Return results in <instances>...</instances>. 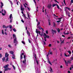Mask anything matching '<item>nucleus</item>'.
<instances>
[{
  "label": "nucleus",
  "instance_id": "nucleus-1",
  "mask_svg": "<svg viewBox=\"0 0 73 73\" xmlns=\"http://www.w3.org/2000/svg\"><path fill=\"white\" fill-rule=\"evenodd\" d=\"M36 33L37 34L39 33V34L41 36H42V33L41 34V32H40L39 31H38V29H36Z\"/></svg>",
  "mask_w": 73,
  "mask_h": 73
},
{
  "label": "nucleus",
  "instance_id": "nucleus-2",
  "mask_svg": "<svg viewBox=\"0 0 73 73\" xmlns=\"http://www.w3.org/2000/svg\"><path fill=\"white\" fill-rule=\"evenodd\" d=\"M26 55H24L23 56V58H24L25 60L23 61V64H25H25H26Z\"/></svg>",
  "mask_w": 73,
  "mask_h": 73
},
{
  "label": "nucleus",
  "instance_id": "nucleus-3",
  "mask_svg": "<svg viewBox=\"0 0 73 73\" xmlns=\"http://www.w3.org/2000/svg\"><path fill=\"white\" fill-rule=\"evenodd\" d=\"M34 54H35V59L36 61V63H37V65H38V60H37V56L36 54H35V53L34 52Z\"/></svg>",
  "mask_w": 73,
  "mask_h": 73
},
{
  "label": "nucleus",
  "instance_id": "nucleus-4",
  "mask_svg": "<svg viewBox=\"0 0 73 73\" xmlns=\"http://www.w3.org/2000/svg\"><path fill=\"white\" fill-rule=\"evenodd\" d=\"M52 35H54V33H55L56 34V33H57V32H56V31L55 30H54L53 29H52Z\"/></svg>",
  "mask_w": 73,
  "mask_h": 73
},
{
  "label": "nucleus",
  "instance_id": "nucleus-5",
  "mask_svg": "<svg viewBox=\"0 0 73 73\" xmlns=\"http://www.w3.org/2000/svg\"><path fill=\"white\" fill-rule=\"evenodd\" d=\"M11 68H7L4 69V71H7V70H11Z\"/></svg>",
  "mask_w": 73,
  "mask_h": 73
},
{
  "label": "nucleus",
  "instance_id": "nucleus-6",
  "mask_svg": "<svg viewBox=\"0 0 73 73\" xmlns=\"http://www.w3.org/2000/svg\"><path fill=\"white\" fill-rule=\"evenodd\" d=\"M21 11H24V8L23 7V5H21Z\"/></svg>",
  "mask_w": 73,
  "mask_h": 73
},
{
  "label": "nucleus",
  "instance_id": "nucleus-7",
  "mask_svg": "<svg viewBox=\"0 0 73 73\" xmlns=\"http://www.w3.org/2000/svg\"><path fill=\"white\" fill-rule=\"evenodd\" d=\"M8 56H9V54H8L7 52H6L5 54V57H8Z\"/></svg>",
  "mask_w": 73,
  "mask_h": 73
},
{
  "label": "nucleus",
  "instance_id": "nucleus-8",
  "mask_svg": "<svg viewBox=\"0 0 73 73\" xmlns=\"http://www.w3.org/2000/svg\"><path fill=\"white\" fill-rule=\"evenodd\" d=\"M52 5L51 4H49L48 5V8L49 9H50V8H51V7H52Z\"/></svg>",
  "mask_w": 73,
  "mask_h": 73
},
{
  "label": "nucleus",
  "instance_id": "nucleus-9",
  "mask_svg": "<svg viewBox=\"0 0 73 73\" xmlns=\"http://www.w3.org/2000/svg\"><path fill=\"white\" fill-rule=\"evenodd\" d=\"M8 66H9V64H7L6 65H5L3 66V68L5 69L7 68Z\"/></svg>",
  "mask_w": 73,
  "mask_h": 73
},
{
  "label": "nucleus",
  "instance_id": "nucleus-10",
  "mask_svg": "<svg viewBox=\"0 0 73 73\" xmlns=\"http://www.w3.org/2000/svg\"><path fill=\"white\" fill-rule=\"evenodd\" d=\"M16 42H17V39L16 38H15L14 40V43H16Z\"/></svg>",
  "mask_w": 73,
  "mask_h": 73
},
{
  "label": "nucleus",
  "instance_id": "nucleus-11",
  "mask_svg": "<svg viewBox=\"0 0 73 73\" xmlns=\"http://www.w3.org/2000/svg\"><path fill=\"white\" fill-rule=\"evenodd\" d=\"M66 15H68L70 14V13L69 12H68V11H66Z\"/></svg>",
  "mask_w": 73,
  "mask_h": 73
},
{
  "label": "nucleus",
  "instance_id": "nucleus-12",
  "mask_svg": "<svg viewBox=\"0 0 73 73\" xmlns=\"http://www.w3.org/2000/svg\"><path fill=\"white\" fill-rule=\"evenodd\" d=\"M64 61L65 62V63L66 65L67 66H68V62H66V60H64Z\"/></svg>",
  "mask_w": 73,
  "mask_h": 73
},
{
  "label": "nucleus",
  "instance_id": "nucleus-13",
  "mask_svg": "<svg viewBox=\"0 0 73 73\" xmlns=\"http://www.w3.org/2000/svg\"><path fill=\"white\" fill-rule=\"evenodd\" d=\"M27 34H28L29 36H31V35L30 34V33L29 32H28V30L27 31Z\"/></svg>",
  "mask_w": 73,
  "mask_h": 73
},
{
  "label": "nucleus",
  "instance_id": "nucleus-14",
  "mask_svg": "<svg viewBox=\"0 0 73 73\" xmlns=\"http://www.w3.org/2000/svg\"><path fill=\"white\" fill-rule=\"evenodd\" d=\"M9 52L11 54H12L14 53V52H13V51H10Z\"/></svg>",
  "mask_w": 73,
  "mask_h": 73
},
{
  "label": "nucleus",
  "instance_id": "nucleus-15",
  "mask_svg": "<svg viewBox=\"0 0 73 73\" xmlns=\"http://www.w3.org/2000/svg\"><path fill=\"white\" fill-rule=\"evenodd\" d=\"M66 8H67V9H68V10L69 11H70L71 9H70V8H69L68 7H66Z\"/></svg>",
  "mask_w": 73,
  "mask_h": 73
},
{
  "label": "nucleus",
  "instance_id": "nucleus-16",
  "mask_svg": "<svg viewBox=\"0 0 73 73\" xmlns=\"http://www.w3.org/2000/svg\"><path fill=\"white\" fill-rule=\"evenodd\" d=\"M48 62L49 63V64L50 65H52V64H51V63L49 61V59H48Z\"/></svg>",
  "mask_w": 73,
  "mask_h": 73
},
{
  "label": "nucleus",
  "instance_id": "nucleus-17",
  "mask_svg": "<svg viewBox=\"0 0 73 73\" xmlns=\"http://www.w3.org/2000/svg\"><path fill=\"white\" fill-rule=\"evenodd\" d=\"M23 56H22V54H21V56H20V60H21V59H23Z\"/></svg>",
  "mask_w": 73,
  "mask_h": 73
},
{
  "label": "nucleus",
  "instance_id": "nucleus-18",
  "mask_svg": "<svg viewBox=\"0 0 73 73\" xmlns=\"http://www.w3.org/2000/svg\"><path fill=\"white\" fill-rule=\"evenodd\" d=\"M57 31H58V33H60V30L59 29V28H58L57 29Z\"/></svg>",
  "mask_w": 73,
  "mask_h": 73
},
{
  "label": "nucleus",
  "instance_id": "nucleus-19",
  "mask_svg": "<svg viewBox=\"0 0 73 73\" xmlns=\"http://www.w3.org/2000/svg\"><path fill=\"white\" fill-rule=\"evenodd\" d=\"M50 71L51 72H53V69H52V68L51 67H50Z\"/></svg>",
  "mask_w": 73,
  "mask_h": 73
},
{
  "label": "nucleus",
  "instance_id": "nucleus-20",
  "mask_svg": "<svg viewBox=\"0 0 73 73\" xmlns=\"http://www.w3.org/2000/svg\"><path fill=\"white\" fill-rule=\"evenodd\" d=\"M12 17V14H11L9 17V18L10 19H11Z\"/></svg>",
  "mask_w": 73,
  "mask_h": 73
},
{
  "label": "nucleus",
  "instance_id": "nucleus-21",
  "mask_svg": "<svg viewBox=\"0 0 73 73\" xmlns=\"http://www.w3.org/2000/svg\"><path fill=\"white\" fill-rule=\"evenodd\" d=\"M71 62V61H68L67 62L68 64H72V62Z\"/></svg>",
  "mask_w": 73,
  "mask_h": 73
},
{
  "label": "nucleus",
  "instance_id": "nucleus-22",
  "mask_svg": "<svg viewBox=\"0 0 73 73\" xmlns=\"http://www.w3.org/2000/svg\"><path fill=\"white\" fill-rule=\"evenodd\" d=\"M53 27H56V23H55V22L53 23Z\"/></svg>",
  "mask_w": 73,
  "mask_h": 73
},
{
  "label": "nucleus",
  "instance_id": "nucleus-23",
  "mask_svg": "<svg viewBox=\"0 0 73 73\" xmlns=\"http://www.w3.org/2000/svg\"><path fill=\"white\" fill-rule=\"evenodd\" d=\"M2 60L3 61V62H4L5 61V58L4 57L2 59Z\"/></svg>",
  "mask_w": 73,
  "mask_h": 73
},
{
  "label": "nucleus",
  "instance_id": "nucleus-24",
  "mask_svg": "<svg viewBox=\"0 0 73 73\" xmlns=\"http://www.w3.org/2000/svg\"><path fill=\"white\" fill-rule=\"evenodd\" d=\"M8 46L11 48H12V46L10 44H9L8 45Z\"/></svg>",
  "mask_w": 73,
  "mask_h": 73
},
{
  "label": "nucleus",
  "instance_id": "nucleus-25",
  "mask_svg": "<svg viewBox=\"0 0 73 73\" xmlns=\"http://www.w3.org/2000/svg\"><path fill=\"white\" fill-rule=\"evenodd\" d=\"M13 67L14 70H15V69H16V67L14 66V65H13Z\"/></svg>",
  "mask_w": 73,
  "mask_h": 73
},
{
  "label": "nucleus",
  "instance_id": "nucleus-26",
  "mask_svg": "<svg viewBox=\"0 0 73 73\" xmlns=\"http://www.w3.org/2000/svg\"><path fill=\"white\" fill-rule=\"evenodd\" d=\"M67 52L68 53H69L70 54H71V53H72V52H71L70 51H68Z\"/></svg>",
  "mask_w": 73,
  "mask_h": 73
},
{
  "label": "nucleus",
  "instance_id": "nucleus-27",
  "mask_svg": "<svg viewBox=\"0 0 73 73\" xmlns=\"http://www.w3.org/2000/svg\"><path fill=\"white\" fill-rule=\"evenodd\" d=\"M2 33L3 35H4V30H2Z\"/></svg>",
  "mask_w": 73,
  "mask_h": 73
},
{
  "label": "nucleus",
  "instance_id": "nucleus-28",
  "mask_svg": "<svg viewBox=\"0 0 73 73\" xmlns=\"http://www.w3.org/2000/svg\"><path fill=\"white\" fill-rule=\"evenodd\" d=\"M64 56H66V57H68V55H67L66 54V53H65L64 54Z\"/></svg>",
  "mask_w": 73,
  "mask_h": 73
},
{
  "label": "nucleus",
  "instance_id": "nucleus-29",
  "mask_svg": "<svg viewBox=\"0 0 73 73\" xmlns=\"http://www.w3.org/2000/svg\"><path fill=\"white\" fill-rule=\"evenodd\" d=\"M6 26L5 25H3L2 27L3 28H5V27H6Z\"/></svg>",
  "mask_w": 73,
  "mask_h": 73
},
{
  "label": "nucleus",
  "instance_id": "nucleus-30",
  "mask_svg": "<svg viewBox=\"0 0 73 73\" xmlns=\"http://www.w3.org/2000/svg\"><path fill=\"white\" fill-rule=\"evenodd\" d=\"M40 24V22L38 21V24H37V26H38V25H39Z\"/></svg>",
  "mask_w": 73,
  "mask_h": 73
},
{
  "label": "nucleus",
  "instance_id": "nucleus-31",
  "mask_svg": "<svg viewBox=\"0 0 73 73\" xmlns=\"http://www.w3.org/2000/svg\"><path fill=\"white\" fill-rule=\"evenodd\" d=\"M21 42L23 44H24V45H25V42H24V41H22Z\"/></svg>",
  "mask_w": 73,
  "mask_h": 73
},
{
  "label": "nucleus",
  "instance_id": "nucleus-32",
  "mask_svg": "<svg viewBox=\"0 0 73 73\" xmlns=\"http://www.w3.org/2000/svg\"><path fill=\"white\" fill-rule=\"evenodd\" d=\"M7 58L5 60V62H7L8 60V57H7Z\"/></svg>",
  "mask_w": 73,
  "mask_h": 73
},
{
  "label": "nucleus",
  "instance_id": "nucleus-33",
  "mask_svg": "<svg viewBox=\"0 0 73 73\" xmlns=\"http://www.w3.org/2000/svg\"><path fill=\"white\" fill-rule=\"evenodd\" d=\"M5 13H2V15H3V16H5Z\"/></svg>",
  "mask_w": 73,
  "mask_h": 73
},
{
  "label": "nucleus",
  "instance_id": "nucleus-34",
  "mask_svg": "<svg viewBox=\"0 0 73 73\" xmlns=\"http://www.w3.org/2000/svg\"><path fill=\"white\" fill-rule=\"evenodd\" d=\"M37 28H38L39 29H40V30H41L42 28L41 27H37Z\"/></svg>",
  "mask_w": 73,
  "mask_h": 73
},
{
  "label": "nucleus",
  "instance_id": "nucleus-35",
  "mask_svg": "<svg viewBox=\"0 0 73 73\" xmlns=\"http://www.w3.org/2000/svg\"><path fill=\"white\" fill-rule=\"evenodd\" d=\"M24 16L25 19H27V18L25 16V14H23V17H24Z\"/></svg>",
  "mask_w": 73,
  "mask_h": 73
},
{
  "label": "nucleus",
  "instance_id": "nucleus-36",
  "mask_svg": "<svg viewBox=\"0 0 73 73\" xmlns=\"http://www.w3.org/2000/svg\"><path fill=\"white\" fill-rule=\"evenodd\" d=\"M72 3H73V0H71V4H70V5H71V4H72Z\"/></svg>",
  "mask_w": 73,
  "mask_h": 73
},
{
  "label": "nucleus",
  "instance_id": "nucleus-37",
  "mask_svg": "<svg viewBox=\"0 0 73 73\" xmlns=\"http://www.w3.org/2000/svg\"><path fill=\"white\" fill-rule=\"evenodd\" d=\"M1 5L2 6H4V5H3V2H1Z\"/></svg>",
  "mask_w": 73,
  "mask_h": 73
},
{
  "label": "nucleus",
  "instance_id": "nucleus-38",
  "mask_svg": "<svg viewBox=\"0 0 73 73\" xmlns=\"http://www.w3.org/2000/svg\"><path fill=\"white\" fill-rule=\"evenodd\" d=\"M13 31L14 32H16V30L15 28L13 29Z\"/></svg>",
  "mask_w": 73,
  "mask_h": 73
},
{
  "label": "nucleus",
  "instance_id": "nucleus-39",
  "mask_svg": "<svg viewBox=\"0 0 73 73\" xmlns=\"http://www.w3.org/2000/svg\"><path fill=\"white\" fill-rule=\"evenodd\" d=\"M45 37H46V38H49V36L48 35H46Z\"/></svg>",
  "mask_w": 73,
  "mask_h": 73
},
{
  "label": "nucleus",
  "instance_id": "nucleus-40",
  "mask_svg": "<svg viewBox=\"0 0 73 73\" xmlns=\"http://www.w3.org/2000/svg\"><path fill=\"white\" fill-rule=\"evenodd\" d=\"M9 27H10V29H12V26L11 25H9Z\"/></svg>",
  "mask_w": 73,
  "mask_h": 73
},
{
  "label": "nucleus",
  "instance_id": "nucleus-41",
  "mask_svg": "<svg viewBox=\"0 0 73 73\" xmlns=\"http://www.w3.org/2000/svg\"><path fill=\"white\" fill-rule=\"evenodd\" d=\"M60 22H61V20H60L58 21H56L57 23H60Z\"/></svg>",
  "mask_w": 73,
  "mask_h": 73
},
{
  "label": "nucleus",
  "instance_id": "nucleus-42",
  "mask_svg": "<svg viewBox=\"0 0 73 73\" xmlns=\"http://www.w3.org/2000/svg\"><path fill=\"white\" fill-rule=\"evenodd\" d=\"M51 46H52V44H49L48 45V46H49V47H51Z\"/></svg>",
  "mask_w": 73,
  "mask_h": 73
},
{
  "label": "nucleus",
  "instance_id": "nucleus-43",
  "mask_svg": "<svg viewBox=\"0 0 73 73\" xmlns=\"http://www.w3.org/2000/svg\"><path fill=\"white\" fill-rule=\"evenodd\" d=\"M46 34H48V30H46Z\"/></svg>",
  "mask_w": 73,
  "mask_h": 73
},
{
  "label": "nucleus",
  "instance_id": "nucleus-44",
  "mask_svg": "<svg viewBox=\"0 0 73 73\" xmlns=\"http://www.w3.org/2000/svg\"><path fill=\"white\" fill-rule=\"evenodd\" d=\"M61 19H62V17H61L60 18H58V20H60Z\"/></svg>",
  "mask_w": 73,
  "mask_h": 73
},
{
  "label": "nucleus",
  "instance_id": "nucleus-45",
  "mask_svg": "<svg viewBox=\"0 0 73 73\" xmlns=\"http://www.w3.org/2000/svg\"><path fill=\"white\" fill-rule=\"evenodd\" d=\"M55 6H56V5H55V4L52 5L53 7H55Z\"/></svg>",
  "mask_w": 73,
  "mask_h": 73
},
{
  "label": "nucleus",
  "instance_id": "nucleus-46",
  "mask_svg": "<svg viewBox=\"0 0 73 73\" xmlns=\"http://www.w3.org/2000/svg\"><path fill=\"white\" fill-rule=\"evenodd\" d=\"M57 8L59 9H60V7H59V6H58V5H57Z\"/></svg>",
  "mask_w": 73,
  "mask_h": 73
},
{
  "label": "nucleus",
  "instance_id": "nucleus-47",
  "mask_svg": "<svg viewBox=\"0 0 73 73\" xmlns=\"http://www.w3.org/2000/svg\"><path fill=\"white\" fill-rule=\"evenodd\" d=\"M13 37H15V38H16V36H15V34H13Z\"/></svg>",
  "mask_w": 73,
  "mask_h": 73
},
{
  "label": "nucleus",
  "instance_id": "nucleus-48",
  "mask_svg": "<svg viewBox=\"0 0 73 73\" xmlns=\"http://www.w3.org/2000/svg\"><path fill=\"white\" fill-rule=\"evenodd\" d=\"M19 1H17V5H19Z\"/></svg>",
  "mask_w": 73,
  "mask_h": 73
},
{
  "label": "nucleus",
  "instance_id": "nucleus-49",
  "mask_svg": "<svg viewBox=\"0 0 73 73\" xmlns=\"http://www.w3.org/2000/svg\"><path fill=\"white\" fill-rule=\"evenodd\" d=\"M43 42L44 43V45H46V43L45 42V41H44Z\"/></svg>",
  "mask_w": 73,
  "mask_h": 73
},
{
  "label": "nucleus",
  "instance_id": "nucleus-50",
  "mask_svg": "<svg viewBox=\"0 0 73 73\" xmlns=\"http://www.w3.org/2000/svg\"><path fill=\"white\" fill-rule=\"evenodd\" d=\"M28 40H29V42L30 43H31V40H29V39H28Z\"/></svg>",
  "mask_w": 73,
  "mask_h": 73
},
{
  "label": "nucleus",
  "instance_id": "nucleus-51",
  "mask_svg": "<svg viewBox=\"0 0 73 73\" xmlns=\"http://www.w3.org/2000/svg\"><path fill=\"white\" fill-rule=\"evenodd\" d=\"M70 59L71 60H73V57H71V58H70Z\"/></svg>",
  "mask_w": 73,
  "mask_h": 73
},
{
  "label": "nucleus",
  "instance_id": "nucleus-52",
  "mask_svg": "<svg viewBox=\"0 0 73 73\" xmlns=\"http://www.w3.org/2000/svg\"><path fill=\"white\" fill-rule=\"evenodd\" d=\"M59 50H60V52H62V50H61V49L59 48Z\"/></svg>",
  "mask_w": 73,
  "mask_h": 73
},
{
  "label": "nucleus",
  "instance_id": "nucleus-53",
  "mask_svg": "<svg viewBox=\"0 0 73 73\" xmlns=\"http://www.w3.org/2000/svg\"><path fill=\"white\" fill-rule=\"evenodd\" d=\"M21 21H22L23 23H24V21L23 20H21Z\"/></svg>",
  "mask_w": 73,
  "mask_h": 73
},
{
  "label": "nucleus",
  "instance_id": "nucleus-54",
  "mask_svg": "<svg viewBox=\"0 0 73 73\" xmlns=\"http://www.w3.org/2000/svg\"><path fill=\"white\" fill-rule=\"evenodd\" d=\"M12 58L15 59V56H13Z\"/></svg>",
  "mask_w": 73,
  "mask_h": 73
},
{
  "label": "nucleus",
  "instance_id": "nucleus-55",
  "mask_svg": "<svg viewBox=\"0 0 73 73\" xmlns=\"http://www.w3.org/2000/svg\"><path fill=\"white\" fill-rule=\"evenodd\" d=\"M12 56H15V55L13 54H12Z\"/></svg>",
  "mask_w": 73,
  "mask_h": 73
},
{
  "label": "nucleus",
  "instance_id": "nucleus-56",
  "mask_svg": "<svg viewBox=\"0 0 73 73\" xmlns=\"http://www.w3.org/2000/svg\"><path fill=\"white\" fill-rule=\"evenodd\" d=\"M27 8L28 9V10L29 11H30V9L29 8V7H27Z\"/></svg>",
  "mask_w": 73,
  "mask_h": 73
},
{
  "label": "nucleus",
  "instance_id": "nucleus-57",
  "mask_svg": "<svg viewBox=\"0 0 73 73\" xmlns=\"http://www.w3.org/2000/svg\"><path fill=\"white\" fill-rule=\"evenodd\" d=\"M2 57V55H1V54L0 53V57L1 58Z\"/></svg>",
  "mask_w": 73,
  "mask_h": 73
},
{
  "label": "nucleus",
  "instance_id": "nucleus-58",
  "mask_svg": "<svg viewBox=\"0 0 73 73\" xmlns=\"http://www.w3.org/2000/svg\"><path fill=\"white\" fill-rule=\"evenodd\" d=\"M71 68H72V69H73V65H71Z\"/></svg>",
  "mask_w": 73,
  "mask_h": 73
},
{
  "label": "nucleus",
  "instance_id": "nucleus-59",
  "mask_svg": "<svg viewBox=\"0 0 73 73\" xmlns=\"http://www.w3.org/2000/svg\"><path fill=\"white\" fill-rule=\"evenodd\" d=\"M28 17H29V19H30L29 18V14H28Z\"/></svg>",
  "mask_w": 73,
  "mask_h": 73
},
{
  "label": "nucleus",
  "instance_id": "nucleus-60",
  "mask_svg": "<svg viewBox=\"0 0 73 73\" xmlns=\"http://www.w3.org/2000/svg\"><path fill=\"white\" fill-rule=\"evenodd\" d=\"M10 2L11 4H13L12 2L11 1H10Z\"/></svg>",
  "mask_w": 73,
  "mask_h": 73
},
{
  "label": "nucleus",
  "instance_id": "nucleus-61",
  "mask_svg": "<svg viewBox=\"0 0 73 73\" xmlns=\"http://www.w3.org/2000/svg\"><path fill=\"white\" fill-rule=\"evenodd\" d=\"M72 67H70V70H72Z\"/></svg>",
  "mask_w": 73,
  "mask_h": 73
},
{
  "label": "nucleus",
  "instance_id": "nucleus-62",
  "mask_svg": "<svg viewBox=\"0 0 73 73\" xmlns=\"http://www.w3.org/2000/svg\"><path fill=\"white\" fill-rule=\"evenodd\" d=\"M44 36H46V34H45V33H44Z\"/></svg>",
  "mask_w": 73,
  "mask_h": 73
},
{
  "label": "nucleus",
  "instance_id": "nucleus-63",
  "mask_svg": "<svg viewBox=\"0 0 73 73\" xmlns=\"http://www.w3.org/2000/svg\"><path fill=\"white\" fill-rule=\"evenodd\" d=\"M50 54H52V52H50Z\"/></svg>",
  "mask_w": 73,
  "mask_h": 73
},
{
  "label": "nucleus",
  "instance_id": "nucleus-64",
  "mask_svg": "<svg viewBox=\"0 0 73 73\" xmlns=\"http://www.w3.org/2000/svg\"><path fill=\"white\" fill-rule=\"evenodd\" d=\"M68 73H70V71H68Z\"/></svg>",
  "mask_w": 73,
  "mask_h": 73
}]
</instances>
